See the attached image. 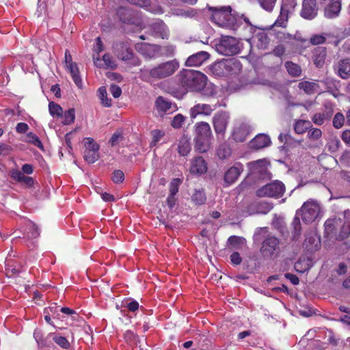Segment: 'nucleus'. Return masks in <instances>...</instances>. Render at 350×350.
Wrapping results in <instances>:
<instances>
[{"label":"nucleus","instance_id":"14","mask_svg":"<svg viewBox=\"0 0 350 350\" xmlns=\"http://www.w3.org/2000/svg\"><path fill=\"white\" fill-rule=\"evenodd\" d=\"M341 9L340 0H330L323 8V15L328 19L336 18L339 16Z\"/></svg>","mask_w":350,"mask_h":350},{"label":"nucleus","instance_id":"34","mask_svg":"<svg viewBox=\"0 0 350 350\" xmlns=\"http://www.w3.org/2000/svg\"><path fill=\"white\" fill-rule=\"evenodd\" d=\"M312 127L311 122L308 120H299L294 125V130L297 134H303Z\"/></svg>","mask_w":350,"mask_h":350},{"label":"nucleus","instance_id":"63","mask_svg":"<svg viewBox=\"0 0 350 350\" xmlns=\"http://www.w3.org/2000/svg\"><path fill=\"white\" fill-rule=\"evenodd\" d=\"M286 48L283 45L279 44L275 46L271 53L276 57H281L284 54Z\"/></svg>","mask_w":350,"mask_h":350},{"label":"nucleus","instance_id":"37","mask_svg":"<svg viewBox=\"0 0 350 350\" xmlns=\"http://www.w3.org/2000/svg\"><path fill=\"white\" fill-rule=\"evenodd\" d=\"M317 87L318 85L317 83L308 81H301L298 85V88L300 90H303L308 94H313Z\"/></svg>","mask_w":350,"mask_h":350},{"label":"nucleus","instance_id":"35","mask_svg":"<svg viewBox=\"0 0 350 350\" xmlns=\"http://www.w3.org/2000/svg\"><path fill=\"white\" fill-rule=\"evenodd\" d=\"M159 57H172L174 55L175 46L172 44L161 46L157 44Z\"/></svg>","mask_w":350,"mask_h":350},{"label":"nucleus","instance_id":"52","mask_svg":"<svg viewBox=\"0 0 350 350\" xmlns=\"http://www.w3.org/2000/svg\"><path fill=\"white\" fill-rule=\"evenodd\" d=\"M103 61L104 62L103 65L106 68H110L111 69H115L117 67V65L115 61L113 59L112 57L109 54H105L103 56Z\"/></svg>","mask_w":350,"mask_h":350},{"label":"nucleus","instance_id":"18","mask_svg":"<svg viewBox=\"0 0 350 350\" xmlns=\"http://www.w3.org/2000/svg\"><path fill=\"white\" fill-rule=\"evenodd\" d=\"M250 133V127L245 123L235 127L232 132V138L237 142H243Z\"/></svg>","mask_w":350,"mask_h":350},{"label":"nucleus","instance_id":"6","mask_svg":"<svg viewBox=\"0 0 350 350\" xmlns=\"http://www.w3.org/2000/svg\"><path fill=\"white\" fill-rule=\"evenodd\" d=\"M179 68L176 59L161 63L149 70V75L155 79H161L172 75Z\"/></svg>","mask_w":350,"mask_h":350},{"label":"nucleus","instance_id":"47","mask_svg":"<svg viewBox=\"0 0 350 350\" xmlns=\"http://www.w3.org/2000/svg\"><path fill=\"white\" fill-rule=\"evenodd\" d=\"M83 158L88 163H94L98 159L99 154L98 152H94L92 151H90L88 150H85L84 152Z\"/></svg>","mask_w":350,"mask_h":350},{"label":"nucleus","instance_id":"21","mask_svg":"<svg viewBox=\"0 0 350 350\" xmlns=\"http://www.w3.org/2000/svg\"><path fill=\"white\" fill-rule=\"evenodd\" d=\"M151 30L152 34L158 38L162 39H167L169 36V30L166 25L163 21H158L154 23L151 25Z\"/></svg>","mask_w":350,"mask_h":350},{"label":"nucleus","instance_id":"5","mask_svg":"<svg viewBox=\"0 0 350 350\" xmlns=\"http://www.w3.org/2000/svg\"><path fill=\"white\" fill-rule=\"evenodd\" d=\"M211 72L218 77L239 75L242 69V65L235 58L223 59L215 62L209 67Z\"/></svg>","mask_w":350,"mask_h":350},{"label":"nucleus","instance_id":"48","mask_svg":"<svg viewBox=\"0 0 350 350\" xmlns=\"http://www.w3.org/2000/svg\"><path fill=\"white\" fill-rule=\"evenodd\" d=\"M75 118V109H69L66 111L64 116L63 124L66 125L70 124L74 122Z\"/></svg>","mask_w":350,"mask_h":350},{"label":"nucleus","instance_id":"32","mask_svg":"<svg viewBox=\"0 0 350 350\" xmlns=\"http://www.w3.org/2000/svg\"><path fill=\"white\" fill-rule=\"evenodd\" d=\"M155 105L158 110L166 112L172 108V103L168 99L159 96L155 101Z\"/></svg>","mask_w":350,"mask_h":350},{"label":"nucleus","instance_id":"11","mask_svg":"<svg viewBox=\"0 0 350 350\" xmlns=\"http://www.w3.org/2000/svg\"><path fill=\"white\" fill-rule=\"evenodd\" d=\"M115 55L122 61H128L133 58V52L127 42H116L113 44Z\"/></svg>","mask_w":350,"mask_h":350},{"label":"nucleus","instance_id":"12","mask_svg":"<svg viewBox=\"0 0 350 350\" xmlns=\"http://www.w3.org/2000/svg\"><path fill=\"white\" fill-rule=\"evenodd\" d=\"M317 0H303L300 15L305 19L312 20L318 14Z\"/></svg>","mask_w":350,"mask_h":350},{"label":"nucleus","instance_id":"19","mask_svg":"<svg viewBox=\"0 0 350 350\" xmlns=\"http://www.w3.org/2000/svg\"><path fill=\"white\" fill-rule=\"evenodd\" d=\"M138 51L146 59H150L159 57L157 44L143 43L139 46Z\"/></svg>","mask_w":350,"mask_h":350},{"label":"nucleus","instance_id":"9","mask_svg":"<svg viewBox=\"0 0 350 350\" xmlns=\"http://www.w3.org/2000/svg\"><path fill=\"white\" fill-rule=\"evenodd\" d=\"M217 51L224 55L232 56L239 53L240 47L238 40L231 36L221 38L216 45Z\"/></svg>","mask_w":350,"mask_h":350},{"label":"nucleus","instance_id":"27","mask_svg":"<svg viewBox=\"0 0 350 350\" xmlns=\"http://www.w3.org/2000/svg\"><path fill=\"white\" fill-rule=\"evenodd\" d=\"M333 115V109L327 108L323 113H316L312 117V122L318 126L322 125L325 120H330Z\"/></svg>","mask_w":350,"mask_h":350},{"label":"nucleus","instance_id":"7","mask_svg":"<svg viewBox=\"0 0 350 350\" xmlns=\"http://www.w3.org/2000/svg\"><path fill=\"white\" fill-rule=\"evenodd\" d=\"M284 192L285 185L281 181L275 180L258 189L256 195L260 198H280L283 196Z\"/></svg>","mask_w":350,"mask_h":350},{"label":"nucleus","instance_id":"62","mask_svg":"<svg viewBox=\"0 0 350 350\" xmlns=\"http://www.w3.org/2000/svg\"><path fill=\"white\" fill-rule=\"evenodd\" d=\"M109 90L111 94L115 98H118L121 96L122 90L118 85L116 84H111L110 85Z\"/></svg>","mask_w":350,"mask_h":350},{"label":"nucleus","instance_id":"17","mask_svg":"<svg viewBox=\"0 0 350 350\" xmlns=\"http://www.w3.org/2000/svg\"><path fill=\"white\" fill-rule=\"evenodd\" d=\"M216 109V105L213 108L208 104H196L190 109V116L191 118H196L198 115L210 116Z\"/></svg>","mask_w":350,"mask_h":350},{"label":"nucleus","instance_id":"22","mask_svg":"<svg viewBox=\"0 0 350 350\" xmlns=\"http://www.w3.org/2000/svg\"><path fill=\"white\" fill-rule=\"evenodd\" d=\"M327 56V50L324 46H318L313 51V62L317 68H322Z\"/></svg>","mask_w":350,"mask_h":350},{"label":"nucleus","instance_id":"43","mask_svg":"<svg viewBox=\"0 0 350 350\" xmlns=\"http://www.w3.org/2000/svg\"><path fill=\"white\" fill-rule=\"evenodd\" d=\"M192 200L198 205L203 204L206 200V197L203 190H196L192 196Z\"/></svg>","mask_w":350,"mask_h":350},{"label":"nucleus","instance_id":"36","mask_svg":"<svg viewBox=\"0 0 350 350\" xmlns=\"http://www.w3.org/2000/svg\"><path fill=\"white\" fill-rule=\"evenodd\" d=\"M231 153V148L226 143H224L219 145L217 150V154L220 159H228L230 157Z\"/></svg>","mask_w":350,"mask_h":350},{"label":"nucleus","instance_id":"41","mask_svg":"<svg viewBox=\"0 0 350 350\" xmlns=\"http://www.w3.org/2000/svg\"><path fill=\"white\" fill-rule=\"evenodd\" d=\"M98 93L103 105L107 107H110L111 105V100L107 97L106 88L105 87H100L98 90Z\"/></svg>","mask_w":350,"mask_h":350},{"label":"nucleus","instance_id":"45","mask_svg":"<svg viewBox=\"0 0 350 350\" xmlns=\"http://www.w3.org/2000/svg\"><path fill=\"white\" fill-rule=\"evenodd\" d=\"M40 235V230L38 227L31 222L27 228V236L29 239H36Z\"/></svg>","mask_w":350,"mask_h":350},{"label":"nucleus","instance_id":"50","mask_svg":"<svg viewBox=\"0 0 350 350\" xmlns=\"http://www.w3.org/2000/svg\"><path fill=\"white\" fill-rule=\"evenodd\" d=\"M185 120V117L182 114L178 113L174 117L173 120H172L171 125L174 129H180L182 127Z\"/></svg>","mask_w":350,"mask_h":350},{"label":"nucleus","instance_id":"1","mask_svg":"<svg viewBox=\"0 0 350 350\" xmlns=\"http://www.w3.org/2000/svg\"><path fill=\"white\" fill-rule=\"evenodd\" d=\"M325 235L330 241H342L350 235V211L345 210L325 222Z\"/></svg>","mask_w":350,"mask_h":350},{"label":"nucleus","instance_id":"40","mask_svg":"<svg viewBox=\"0 0 350 350\" xmlns=\"http://www.w3.org/2000/svg\"><path fill=\"white\" fill-rule=\"evenodd\" d=\"M288 19V10L282 9L280 14L273 24L274 27H286Z\"/></svg>","mask_w":350,"mask_h":350},{"label":"nucleus","instance_id":"64","mask_svg":"<svg viewBox=\"0 0 350 350\" xmlns=\"http://www.w3.org/2000/svg\"><path fill=\"white\" fill-rule=\"evenodd\" d=\"M340 161L347 166H350V150L343 152L340 157Z\"/></svg>","mask_w":350,"mask_h":350},{"label":"nucleus","instance_id":"28","mask_svg":"<svg viewBox=\"0 0 350 350\" xmlns=\"http://www.w3.org/2000/svg\"><path fill=\"white\" fill-rule=\"evenodd\" d=\"M234 16L236 17V27H239L242 24V21H243L247 27H250L251 31L258 28L256 25L253 24L251 18L245 14L235 12Z\"/></svg>","mask_w":350,"mask_h":350},{"label":"nucleus","instance_id":"31","mask_svg":"<svg viewBox=\"0 0 350 350\" xmlns=\"http://www.w3.org/2000/svg\"><path fill=\"white\" fill-rule=\"evenodd\" d=\"M68 68L75 83L78 88H81L83 83L79 75V69L77 64L75 63L70 62L69 64Z\"/></svg>","mask_w":350,"mask_h":350},{"label":"nucleus","instance_id":"30","mask_svg":"<svg viewBox=\"0 0 350 350\" xmlns=\"http://www.w3.org/2000/svg\"><path fill=\"white\" fill-rule=\"evenodd\" d=\"M12 178L18 182L24 183L29 187L32 186L34 183L33 179L31 177L25 176L22 172L18 170L12 172Z\"/></svg>","mask_w":350,"mask_h":350},{"label":"nucleus","instance_id":"39","mask_svg":"<svg viewBox=\"0 0 350 350\" xmlns=\"http://www.w3.org/2000/svg\"><path fill=\"white\" fill-rule=\"evenodd\" d=\"M209 139L194 138L195 150L199 152H206L208 149L207 142Z\"/></svg>","mask_w":350,"mask_h":350},{"label":"nucleus","instance_id":"2","mask_svg":"<svg viewBox=\"0 0 350 350\" xmlns=\"http://www.w3.org/2000/svg\"><path fill=\"white\" fill-rule=\"evenodd\" d=\"M255 242L261 241L260 253L265 259L273 260L280 254V239L268 233V228H260L254 234Z\"/></svg>","mask_w":350,"mask_h":350},{"label":"nucleus","instance_id":"26","mask_svg":"<svg viewBox=\"0 0 350 350\" xmlns=\"http://www.w3.org/2000/svg\"><path fill=\"white\" fill-rule=\"evenodd\" d=\"M241 170L237 166L230 167L225 173L224 180L227 185L234 183L240 176Z\"/></svg>","mask_w":350,"mask_h":350},{"label":"nucleus","instance_id":"15","mask_svg":"<svg viewBox=\"0 0 350 350\" xmlns=\"http://www.w3.org/2000/svg\"><path fill=\"white\" fill-rule=\"evenodd\" d=\"M210 57V54L206 51H200L190 55L185 62L187 66H200Z\"/></svg>","mask_w":350,"mask_h":350},{"label":"nucleus","instance_id":"54","mask_svg":"<svg viewBox=\"0 0 350 350\" xmlns=\"http://www.w3.org/2000/svg\"><path fill=\"white\" fill-rule=\"evenodd\" d=\"M256 37L260 42V46L261 48H266L269 42L267 34L265 32L262 31L258 33Z\"/></svg>","mask_w":350,"mask_h":350},{"label":"nucleus","instance_id":"33","mask_svg":"<svg viewBox=\"0 0 350 350\" xmlns=\"http://www.w3.org/2000/svg\"><path fill=\"white\" fill-rule=\"evenodd\" d=\"M285 68L288 73L293 77H299L301 74V68L300 66L292 62L288 61L285 63Z\"/></svg>","mask_w":350,"mask_h":350},{"label":"nucleus","instance_id":"24","mask_svg":"<svg viewBox=\"0 0 350 350\" xmlns=\"http://www.w3.org/2000/svg\"><path fill=\"white\" fill-rule=\"evenodd\" d=\"M321 83L325 85L326 91L334 97H337L340 94L338 89L339 81H337L332 78L326 77L325 79L321 81Z\"/></svg>","mask_w":350,"mask_h":350},{"label":"nucleus","instance_id":"13","mask_svg":"<svg viewBox=\"0 0 350 350\" xmlns=\"http://www.w3.org/2000/svg\"><path fill=\"white\" fill-rule=\"evenodd\" d=\"M273 207V204L267 201H256L250 203L246 210L249 215L267 214Z\"/></svg>","mask_w":350,"mask_h":350},{"label":"nucleus","instance_id":"23","mask_svg":"<svg viewBox=\"0 0 350 350\" xmlns=\"http://www.w3.org/2000/svg\"><path fill=\"white\" fill-rule=\"evenodd\" d=\"M207 167L204 159L202 157H196L192 162L190 172L192 174H202L206 172Z\"/></svg>","mask_w":350,"mask_h":350},{"label":"nucleus","instance_id":"59","mask_svg":"<svg viewBox=\"0 0 350 350\" xmlns=\"http://www.w3.org/2000/svg\"><path fill=\"white\" fill-rule=\"evenodd\" d=\"M111 178L115 183H122L124 179V174L121 170H115L112 174Z\"/></svg>","mask_w":350,"mask_h":350},{"label":"nucleus","instance_id":"49","mask_svg":"<svg viewBox=\"0 0 350 350\" xmlns=\"http://www.w3.org/2000/svg\"><path fill=\"white\" fill-rule=\"evenodd\" d=\"M122 306L128 308L131 312H135L139 309V304L135 300L125 299L122 301Z\"/></svg>","mask_w":350,"mask_h":350},{"label":"nucleus","instance_id":"57","mask_svg":"<svg viewBox=\"0 0 350 350\" xmlns=\"http://www.w3.org/2000/svg\"><path fill=\"white\" fill-rule=\"evenodd\" d=\"M53 340L57 343L59 347L64 349H68L70 347V343L68 340L64 336H55L53 338Z\"/></svg>","mask_w":350,"mask_h":350},{"label":"nucleus","instance_id":"61","mask_svg":"<svg viewBox=\"0 0 350 350\" xmlns=\"http://www.w3.org/2000/svg\"><path fill=\"white\" fill-rule=\"evenodd\" d=\"M123 139V136L120 133H114L110 140L109 143L112 146L118 144Z\"/></svg>","mask_w":350,"mask_h":350},{"label":"nucleus","instance_id":"60","mask_svg":"<svg viewBox=\"0 0 350 350\" xmlns=\"http://www.w3.org/2000/svg\"><path fill=\"white\" fill-rule=\"evenodd\" d=\"M127 12L128 10L124 8H120L117 10V15L118 16L120 21L124 23H126L128 21H129V17L126 16Z\"/></svg>","mask_w":350,"mask_h":350},{"label":"nucleus","instance_id":"58","mask_svg":"<svg viewBox=\"0 0 350 350\" xmlns=\"http://www.w3.org/2000/svg\"><path fill=\"white\" fill-rule=\"evenodd\" d=\"M180 182V179L174 178L170 183V196H174L177 193V192L178 191V187H179Z\"/></svg>","mask_w":350,"mask_h":350},{"label":"nucleus","instance_id":"44","mask_svg":"<svg viewBox=\"0 0 350 350\" xmlns=\"http://www.w3.org/2000/svg\"><path fill=\"white\" fill-rule=\"evenodd\" d=\"M49 113L52 116H62L63 109L61 106L54 102H50L49 105Z\"/></svg>","mask_w":350,"mask_h":350},{"label":"nucleus","instance_id":"55","mask_svg":"<svg viewBox=\"0 0 350 350\" xmlns=\"http://www.w3.org/2000/svg\"><path fill=\"white\" fill-rule=\"evenodd\" d=\"M245 242V239L243 237L237 236H230L228 239V243L234 247H237L239 245L243 244Z\"/></svg>","mask_w":350,"mask_h":350},{"label":"nucleus","instance_id":"42","mask_svg":"<svg viewBox=\"0 0 350 350\" xmlns=\"http://www.w3.org/2000/svg\"><path fill=\"white\" fill-rule=\"evenodd\" d=\"M25 142L33 144L41 150L44 149L43 145L39 137L31 132L27 134Z\"/></svg>","mask_w":350,"mask_h":350},{"label":"nucleus","instance_id":"29","mask_svg":"<svg viewBox=\"0 0 350 350\" xmlns=\"http://www.w3.org/2000/svg\"><path fill=\"white\" fill-rule=\"evenodd\" d=\"M191 151L189 137L183 135L179 140L178 144V152L180 156H187Z\"/></svg>","mask_w":350,"mask_h":350},{"label":"nucleus","instance_id":"10","mask_svg":"<svg viewBox=\"0 0 350 350\" xmlns=\"http://www.w3.org/2000/svg\"><path fill=\"white\" fill-rule=\"evenodd\" d=\"M230 113L227 111H217L213 118L214 130L217 136L224 137L228 122Z\"/></svg>","mask_w":350,"mask_h":350},{"label":"nucleus","instance_id":"25","mask_svg":"<svg viewBox=\"0 0 350 350\" xmlns=\"http://www.w3.org/2000/svg\"><path fill=\"white\" fill-rule=\"evenodd\" d=\"M338 75L342 79H348L350 77V59L345 58L338 62L337 65Z\"/></svg>","mask_w":350,"mask_h":350},{"label":"nucleus","instance_id":"46","mask_svg":"<svg viewBox=\"0 0 350 350\" xmlns=\"http://www.w3.org/2000/svg\"><path fill=\"white\" fill-rule=\"evenodd\" d=\"M277 0H258L260 7L267 12H271Z\"/></svg>","mask_w":350,"mask_h":350},{"label":"nucleus","instance_id":"16","mask_svg":"<svg viewBox=\"0 0 350 350\" xmlns=\"http://www.w3.org/2000/svg\"><path fill=\"white\" fill-rule=\"evenodd\" d=\"M271 144V139L267 135L258 134L250 143L249 146L251 149L260 150L267 147Z\"/></svg>","mask_w":350,"mask_h":350},{"label":"nucleus","instance_id":"4","mask_svg":"<svg viewBox=\"0 0 350 350\" xmlns=\"http://www.w3.org/2000/svg\"><path fill=\"white\" fill-rule=\"evenodd\" d=\"M180 85L187 91L199 92L204 89L207 78L202 72L193 70H184L178 75Z\"/></svg>","mask_w":350,"mask_h":350},{"label":"nucleus","instance_id":"51","mask_svg":"<svg viewBox=\"0 0 350 350\" xmlns=\"http://www.w3.org/2000/svg\"><path fill=\"white\" fill-rule=\"evenodd\" d=\"M345 122V116L342 113H337L333 118V126L336 129H340Z\"/></svg>","mask_w":350,"mask_h":350},{"label":"nucleus","instance_id":"53","mask_svg":"<svg viewBox=\"0 0 350 350\" xmlns=\"http://www.w3.org/2000/svg\"><path fill=\"white\" fill-rule=\"evenodd\" d=\"M85 145L86 146L85 150H88L90 151H92L94 152H98L99 149V146L94 142V140L92 138L90 137H86L85 138Z\"/></svg>","mask_w":350,"mask_h":350},{"label":"nucleus","instance_id":"3","mask_svg":"<svg viewBox=\"0 0 350 350\" xmlns=\"http://www.w3.org/2000/svg\"><path fill=\"white\" fill-rule=\"evenodd\" d=\"M212 22L220 27L236 28L235 12L230 5H207Z\"/></svg>","mask_w":350,"mask_h":350},{"label":"nucleus","instance_id":"38","mask_svg":"<svg viewBox=\"0 0 350 350\" xmlns=\"http://www.w3.org/2000/svg\"><path fill=\"white\" fill-rule=\"evenodd\" d=\"M299 215L295 214V216L293 219V221L291 224V226H293V239H297L301 234V222L299 219Z\"/></svg>","mask_w":350,"mask_h":350},{"label":"nucleus","instance_id":"8","mask_svg":"<svg viewBox=\"0 0 350 350\" xmlns=\"http://www.w3.org/2000/svg\"><path fill=\"white\" fill-rule=\"evenodd\" d=\"M320 212L319 204L314 200H308L302 205L300 209L297 211V215L301 217L302 220L307 224L314 221L317 218Z\"/></svg>","mask_w":350,"mask_h":350},{"label":"nucleus","instance_id":"56","mask_svg":"<svg viewBox=\"0 0 350 350\" xmlns=\"http://www.w3.org/2000/svg\"><path fill=\"white\" fill-rule=\"evenodd\" d=\"M322 135V131L320 129L318 128H311L309 129L308 132V137L309 139L312 140H317L321 138Z\"/></svg>","mask_w":350,"mask_h":350},{"label":"nucleus","instance_id":"20","mask_svg":"<svg viewBox=\"0 0 350 350\" xmlns=\"http://www.w3.org/2000/svg\"><path fill=\"white\" fill-rule=\"evenodd\" d=\"M195 138L210 139L212 132L210 125L205 122H200L195 125Z\"/></svg>","mask_w":350,"mask_h":350}]
</instances>
